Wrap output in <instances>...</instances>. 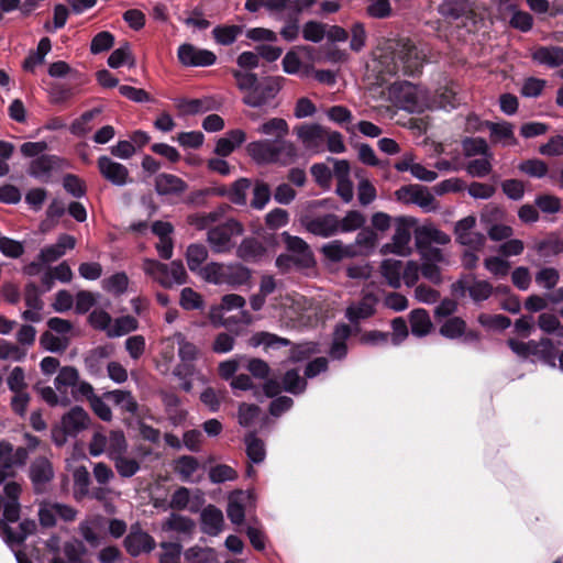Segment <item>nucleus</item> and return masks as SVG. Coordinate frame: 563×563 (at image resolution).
<instances>
[{
    "label": "nucleus",
    "mask_w": 563,
    "mask_h": 563,
    "mask_svg": "<svg viewBox=\"0 0 563 563\" xmlns=\"http://www.w3.org/2000/svg\"><path fill=\"white\" fill-rule=\"evenodd\" d=\"M256 131L273 139L253 141L246 145V152L255 163L289 166L297 162V147L286 140L289 126L285 119L272 118L262 123Z\"/></svg>",
    "instance_id": "obj_1"
},
{
    "label": "nucleus",
    "mask_w": 563,
    "mask_h": 563,
    "mask_svg": "<svg viewBox=\"0 0 563 563\" xmlns=\"http://www.w3.org/2000/svg\"><path fill=\"white\" fill-rule=\"evenodd\" d=\"M238 89L243 93L242 102L256 109H275L277 95L283 88L284 77L266 76L260 78L252 71L233 70Z\"/></svg>",
    "instance_id": "obj_2"
},
{
    "label": "nucleus",
    "mask_w": 563,
    "mask_h": 563,
    "mask_svg": "<svg viewBox=\"0 0 563 563\" xmlns=\"http://www.w3.org/2000/svg\"><path fill=\"white\" fill-rule=\"evenodd\" d=\"M4 497H0V505L3 509V518L0 520V536L4 543L10 548L22 544L29 536L35 532L36 523L34 520L24 519L16 529L9 523L19 521L21 506L19 497L21 486L15 482H8L3 488Z\"/></svg>",
    "instance_id": "obj_3"
},
{
    "label": "nucleus",
    "mask_w": 563,
    "mask_h": 563,
    "mask_svg": "<svg viewBox=\"0 0 563 563\" xmlns=\"http://www.w3.org/2000/svg\"><path fill=\"white\" fill-rule=\"evenodd\" d=\"M388 52L380 59L382 80L385 81V75H408L413 76L420 73L426 54L419 49L409 38H400L393 42Z\"/></svg>",
    "instance_id": "obj_4"
},
{
    "label": "nucleus",
    "mask_w": 563,
    "mask_h": 563,
    "mask_svg": "<svg viewBox=\"0 0 563 563\" xmlns=\"http://www.w3.org/2000/svg\"><path fill=\"white\" fill-rule=\"evenodd\" d=\"M379 273L385 283L394 289H399L402 284L412 287L419 280V262L387 257L380 262Z\"/></svg>",
    "instance_id": "obj_5"
},
{
    "label": "nucleus",
    "mask_w": 563,
    "mask_h": 563,
    "mask_svg": "<svg viewBox=\"0 0 563 563\" xmlns=\"http://www.w3.org/2000/svg\"><path fill=\"white\" fill-rule=\"evenodd\" d=\"M297 136L307 148L314 152H319L324 143L332 153H342L345 148L342 134L321 124L301 125L297 129Z\"/></svg>",
    "instance_id": "obj_6"
},
{
    "label": "nucleus",
    "mask_w": 563,
    "mask_h": 563,
    "mask_svg": "<svg viewBox=\"0 0 563 563\" xmlns=\"http://www.w3.org/2000/svg\"><path fill=\"white\" fill-rule=\"evenodd\" d=\"M142 268L164 288H173L188 283V274L180 260L172 261L169 264L156 260L146 258Z\"/></svg>",
    "instance_id": "obj_7"
},
{
    "label": "nucleus",
    "mask_w": 563,
    "mask_h": 563,
    "mask_svg": "<svg viewBox=\"0 0 563 563\" xmlns=\"http://www.w3.org/2000/svg\"><path fill=\"white\" fill-rule=\"evenodd\" d=\"M416 223L417 220L411 217L398 218L390 240L380 246L379 254L383 256L409 257L413 253L411 241L412 228Z\"/></svg>",
    "instance_id": "obj_8"
},
{
    "label": "nucleus",
    "mask_w": 563,
    "mask_h": 563,
    "mask_svg": "<svg viewBox=\"0 0 563 563\" xmlns=\"http://www.w3.org/2000/svg\"><path fill=\"white\" fill-rule=\"evenodd\" d=\"M390 96L398 107L409 112H423L426 109L432 108L429 92L408 81L394 84L390 88Z\"/></svg>",
    "instance_id": "obj_9"
},
{
    "label": "nucleus",
    "mask_w": 563,
    "mask_h": 563,
    "mask_svg": "<svg viewBox=\"0 0 563 563\" xmlns=\"http://www.w3.org/2000/svg\"><path fill=\"white\" fill-rule=\"evenodd\" d=\"M301 224L309 233L321 238H329L340 231L351 232L352 210L346 211L342 220L332 213L321 216L307 214L301 218Z\"/></svg>",
    "instance_id": "obj_10"
},
{
    "label": "nucleus",
    "mask_w": 563,
    "mask_h": 563,
    "mask_svg": "<svg viewBox=\"0 0 563 563\" xmlns=\"http://www.w3.org/2000/svg\"><path fill=\"white\" fill-rule=\"evenodd\" d=\"M243 225L235 219H228L222 223L211 227L207 231V243L216 254L230 253L234 247V238L242 235Z\"/></svg>",
    "instance_id": "obj_11"
},
{
    "label": "nucleus",
    "mask_w": 563,
    "mask_h": 563,
    "mask_svg": "<svg viewBox=\"0 0 563 563\" xmlns=\"http://www.w3.org/2000/svg\"><path fill=\"white\" fill-rule=\"evenodd\" d=\"M415 246L418 253H428L430 251H443L434 245H446L451 242L449 234L440 230L432 222H426L413 230Z\"/></svg>",
    "instance_id": "obj_12"
},
{
    "label": "nucleus",
    "mask_w": 563,
    "mask_h": 563,
    "mask_svg": "<svg viewBox=\"0 0 563 563\" xmlns=\"http://www.w3.org/2000/svg\"><path fill=\"white\" fill-rule=\"evenodd\" d=\"M287 252L295 258V268L297 271L310 269L316 266V260L308 243L299 236L291 235L288 232L282 233Z\"/></svg>",
    "instance_id": "obj_13"
},
{
    "label": "nucleus",
    "mask_w": 563,
    "mask_h": 563,
    "mask_svg": "<svg viewBox=\"0 0 563 563\" xmlns=\"http://www.w3.org/2000/svg\"><path fill=\"white\" fill-rule=\"evenodd\" d=\"M397 199L404 203H413L427 212L438 208L434 196L427 187L420 185H408L395 192Z\"/></svg>",
    "instance_id": "obj_14"
},
{
    "label": "nucleus",
    "mask_w": 563,
    "mask_h": 563,
    "mask_svg": "<svg viewBox=\"0 0 563 563\" xmlns=\"http://www.w3.org/2000/svg\"><path fill=\"white\" fill-rule=\"evenodd\" d=\"M421 263H419V276H423L432 284L439 285L442 282L440 264L450 263L449 255L444 251H430L419 253Z\"/></svg>",
    "instance_id": "obj_15"
},
{
    "label": "nucleus",
    "mask_w": 563,
    "mask_h": 563,
    "mask_svg": "<svg viewBox=\"0 0 563 563\" xmlns=\"http://www.w3.org/2000/svg\"><path fill=\"white\" fill-rule=\"evenodd\" d=\"M123 545L131 556L136 558L142 553H151L155 549L156 542L139 525H133L123 540Z\"/></svg>",
    "instance_id": "obj_16"
},
{
    "label": "nucleus",
    "mask_w": 563,
    "mask_h": 563,
    "mask_svg": "<svg viewBox=\"0 0 563 563\" xmlns=\"http://www.w3.org/2000/svg\"><path fill=\"white\" fill-rule=\"evenodd\" d=\"M97 166L101 176L115 187H123L133 181L129 169L107 155L98 158Z\"/></svg>",
    "instance_id": "obj_17"
},
{
    "label": "nucleus",
    "mask_w": 563,
    "mask_h": 563,
    "mask_svg": "<svg viewBox=\"0 0 563 563\" xmlns=\"http://www.w3.org/2000/svg\"><path fill=\"white\" fill-rule=\"evenodd\" d=\"M177 56L186 67H207L216 63L217 56L208 49L198 48L192 44L185 43L178 47Z\"/></svg>",
    "instance_id": "obj_18"
},
{
    "label": "nucleus",
    "mask_w": 563,
    "mask_h": 563,
    "mask_svg": "<svg viewBox=\"0 0 563 563\" xmlns=\"http://www.w3.org/2000/svg\"><path fill=\"white\" fill-rule=\"evenodd\" d=\"M476 218L473 216L457 221L454 228L456 242L472 250H479L485 243V236L474 230Z\"/></svg>",
    "instance_id": "obj_19"
},
{
    "label": "nucleus",
    "mask_w": 563,
    "mask_h": 563,
    "mask_svg": "<svg viewBox=\"0 0 563 563\" xmlns=\"http://www.w3.org/2000/svg\"><path fill=\"white\" fill-rule=\"evenodd\" d=\"M29 477L34 492L41 494L46 485L54 478V470L51 461L45 456L35 457L29 467Z\"/></svg>",
    "instance_id": "obj_20"
},
{
    "label": "nucleus",
    "mask_w": 563,
    "mask_h": 563,
    "mask_svg": "<svg viewBox=\"0 0 563 563\" xmlns=\"http://www.w3.org/2000/svg\"><path fill=\"white\" fill-rule=\"evenodd\" d=\"M255 503V494L252 490L233 492L229 498L227 515L233 525L240 526L245 519V508Z\"/></svg>",
    "instance_id": "obj_21"
},
{
    "label": "nucleus",
    "mask_w": 563,
    "mask_h": 563,
    "mask_svg": "<svg viewBox=\"0 0 563 563\" xmlns=\"http://www.w3.org/2000/svg\"><path fill=\"white\" fill-rule=\"evenodd\" d=\"M62 163L56 155L43 154L31 162L29 175L42 183H48L53 173L62 168Z\"/></svg>",
    "instance_id": "obj_22"
},
{
    "label": "nucleus",
    "mask_w": 563,
    "mask_h": 563,
    "mask_svg": "<svg viewBox=\"0 0 563 563\" xmlns=\"http://www.w3.org/2000/svg\"><path fill=\"white\" fill-rule=\"evenodd\" d=\"M89 423L88 413L79 406L73 407L62 418V430L66 435L76 437L79 432L85 430Z\"/></svg>",
    "instance_id": "obj_23"
},
{
    "label": "nucleus",
    "mask_w": 563,
    "mask_h": 563,
    "mask_svg": "<svg viewBox=\"0 0 563 563\" xmlns=\"http://www.w3.org/2000/svg\"><path fill=\"white\" fill-rule=\"evenodd\" d=\"M79 379V373L74 366H64L59 369L54 379V386L58 394H60V405L67 406L70 399L67 395L68 388H74Z\"/></svg>",
    "instance_id": "obj_24"
},
{
    "label": "nucleus",
    "mask_w": 563,
    "mask_h": 563,
    "mask_svg": "<svg viewBox=\"0 0 563 563\" xmlns=\"http://www.w3.org/2000/svg\"><path fill=\"white\" fill-rule=\"evenodd\" d=\"M76 245V239L73 235L63 233L58 236L55 244L45 246L40 252V261L44 264L55 262L62 257L67 250H73Z\"/></svg>",
    "instance_id": "obj_25"
},
{
    "label": "nucleus",
    "mask_w": 563,
    "mask_h": 563,
    "mask_svg": "<svg viewBox=\"0 0 563 563\" xmlns=\"http://www.w3.org/2000/svg\"><path fill=\"white\" fill-rule=\"evenodd\" d=\"M200 525L203 533L211 537L218 536L222 531L224 525L222 511L213 505H208L201 511Z\"/></svg>",
    "instance_id": "obj_26"
},
{
    "label": "nucleus",
    "mask_w": 563,
    "mask_h": 563,
    "mask_svg": "<svg viewBox=\"0 0 563 563\" xmlns=\"http://www.w3.org/2000/svg\"><path fill=\"white\" fill-rule=\"evenodd\" d=\"M220 106V102L213 97H203L199 99L181 98L177 101L178 109L189 115L219 110Z\"/></svg>",
    "instance_id": "obj_27"
},
{
    "label": "nucleus",
    "mask_w": 563,
    "mask_h": 563,
    "mask_svg": "<svg viewBox=\"0 0 563 563\" xmlns=\"http://www.w3.org/2000/svg\"><path fill=\"white\" fill-rule=\"evenodd\" d=\"M112 349L108 345L97 346L85 356L87 372L93 377L103 376L104 361L111 356Z\"/></svg>",
    "instance_id": "obj_28"
},
{
    "label": "nucleus",
    "mask_w": 563,
    "mask_h": 563,
    "mask_svg": "<svg viewBox=\"0 0 563 563\" xmlns=\"http://www.w3.org/2000/svg\"><path fill=\"white\" fill-rule=\"evenodd\" d=\"M102 520L103 518L100 516H91L81 520L78 525L79 534L91 548H98L102 543V537L97 532Z\"/></svg>",
    "instance_id": "obj_29"
},
{
    "label": "nucleus",
    "mask_w": 563,
    "mask_h": 563,
    "mask_svg": "<svg viewBox=\"0 0 563 563\" xmlns=\"http://www.w3.org/2000/svg\"><path fill=\"white\" fill-rule=\"evenodd\" d=\"M187 189V184L173 174L162 173L155 177V190L159 196L179 195Z\"/></svg>",
    "instance_id": "obj_30"
},
{
    "label": "nucleus",
    "mask_w": 563,
    "mask_h": 563,
    "mask_svg": "<svg viewBox=\"0 0 563 563\" xmlns=\"http://www.w3.org/2000/svg\"><path fill=\"white\" fill-rule=\"evenodd\" d=\"M246 140V134L241 129H233L220 137L214 147V153L221 157L229 156L235 148L242 145Z\"/></svg>",
    "instance_id": "obj_31"
},
{
    "label": "nucleus",
    "mask_w": 563,
    "mask_h": 563,
    "mask_svg": "<svg viewBox=\"0 0 563 563\" xmlns=\"http://www.w3.org/2000/svg\"><path fill=\"white\" fill-rule=\"evenodd\" d=\"M530 355L538 356L544 363L554 367L556 365V352L553 342L548 338H542L539 341H529L527 347V357Z\"/></svg>",
    "instance_id": "obj_32"
},
{
    "label": "nucleus",
    "mask_w": 563,
    "mask_h": 563,
    "mask_svg": "<svg viewBox=\"0 0 563 563\" xmlns=\"http://www.w3.org/2000/svg\"><path fill=\"white\" fill-rule=\"evenodd\" d=\"M352 329L347 324H338L333 332L329 356L332 360H342L347 354L346 340L351 336Z\"/></svg>",
    "instance_id": "obj_33"
},
{
    "label": "nucleus",
    "mask_w": 563,
    "mask_h": 563,
    "mask_svg": "<svg viewBox=\"0 0 563 563\" xmlns=\"http://www.w3.org/2000/svg\"><path fill=\"white\" fill-rule=\"evenodd\" d=\"M63 553L65 558L56 554L49 563H85L82 558L87 549L80 540L67 541L63 545Z\"/></svg>",
    "instance_id": "obj_34"
},
{
    "label": "nucleus",
    "mask_w": 563,
    "mask_h": 563,
    "mask_svg": "<svg viewBox=\"0 0 563 563\" xmlns=\"http://www.w3.org/2000/svg\"><path fill=\"white\" fill-rule=\"evenodd\" d=\"M103 398L110 400L122 411L135 415L139 410V404L130 390L114 389L103 393Z\"/></svg>",
    "instance_id": "obj_35"
},
{
    "label": "nucleus",
    "mask_w": 563,
    "mask_h": 563,
    "mask_svg": "<svg viewBox=\"0 0 563 563\" xmlns=\"http://www.w3.org/2000/svg\"><path fill=\"white\" fill-rule=\"evenodd\" d=\"M534 62L549 67L563 65V47L561 46H541L532 53Z\"/></svg>",
    "instance_id": "obj_36"
},
{
    "label": "nucleus",
    "mask_w": 563,
    "mask_h": 563,
    "mask_svg": "<svg viewBox=\"0 0 563 563\" xmlns=\"http://www.w3.org/2000/svg\"><path fill=\"white\" fill-rule=\"evenodd\" d=\"M245 451L249 460L253 464H261L266 459V448L255 432L251 431L244 437Z\"/></svg>",
    "instance_id": "obj_37"
},
{
    "label": "nucleus",
    "mask_w": 563,
    "mask_h": 563,
    "mask_svg": "<svg viewBox=\"0 0 563 563\" xmlns=\"http://www.w3.org/2000/svg\"><path fill=\"white\" fill-rule=\"evenodd\" d=\"M250 345L253 347L264 346L265 350H278L283 346H290V340L286 338L278 336L277 334L271 332H256L250 339Z\"/></svg>",
    "instance_id": "obj_38"
},
{
    "label": "nucleus",
    "mask_w": 563,
    "mask_h": 563,
    "mask_svg": "<svg viewBox=\"0 0 563 563\" xmlns=\"http://www.w3.org/2000/svg\"><path fill=\"white\" fill-rule=\"evenodd\" d=\"M264 254L262 243L253 236L245 238L236 249V255L244 262H256Z\"/></svg>",
    "instance_id": "obj_39"
},
{
    "label": "nucleus",
    "mask_w": 563,
    "mask_h": 563,
    "mask_svg": "<svg viewBox=\"0 0 563 563\" xmlns=\"http://www.w3.org/2000/svg\"><path fill=\"white\" fill-rule=\"evenodd\" d=\"M199 468L198 460L192 455H181L175 461V472L181 482L195 483L192 479L194 474Z\"/></svg>",
    "instance_id": "obj_40"
},
{
    "label": "nucleus",
    "mask_w": 563,
    "mask_h": 563,
    "mask_svg": "<svg viewBox=\"0 0 563 563\" xmlns=\"http://www.w3.org/2000/svg\"><path fill=\"white\" fill-rule=\"evenodd\" d=\"M185 257L190 272L199 273L208 258V250L201 243H191L187 246Z\"/></svg>",
    "instance_id": "obj_41"
},
{
    "label": "nucleus",
    "mask_w": 563,
    "mask_h": 563,
    "mask_svg": "<svg viewBox=\"0 0 563 563\" xmlns=\"http://www.w3.org/2000/svg\"><path fill=\"white\" fill-rule=\"evenodd\" d=\"M433 324L429 313L424 309H415L410 312L411 333L422 338L430 333Z\"/></svg>",
    "instance_id": "obj_42"
},
{
    "label": "nucleus",
    "mask_w": 563,
    "mask_h": 563,
    "mask_svg": "<svg viewBox=\"0 0 563 563\" xmlns=\"http://www.w3.org/2000/svg\"><path fill=\"white\" fill-rule=\"evenodd\" d=\"M102 289L114 296H122L129 288L130 279L124 272H118L102 279Z\"/></svg>",
    "instance_id": "obj_43"
},
{
    "label": "nucleus",
    "mask_w": 563,
    "mask_h": 563,
    "mask_svg": "<svg viewBox=\"0 0 563 563\" xmlns=\"http://www.w3.org/2000/svg\"><path fill=\"white\" fill-rule=\"evenodd\" d=\"M283 389L294 396L302 395L307 389V378L299 375L298 369H288L282 378Z\"/></svg>",
    "instance_id": "obj_44"
},
{
    "label": "nucleus",
    "mask_w": 563,
    "mask_h": 563,
    "mask_svg": "<svg viewBox=\"0 0 563 563\" xmlns=\"http://www.w3.org/2000/svg\"><path fill=\"white\" fill-rule=\"evenodd\" d=\"M251 278V271L242 264L227 265L224 285L239 287L246 285Z\"/></svg>",
    "instance_id": "obj_45"
},
{
    "label": "nucleus",
    "mask_w": 563,
    "mask_h": 563,
    "mask_svg": "<svg viewBox=\"0 0 563 563\" xmlns=\"http://www.w3.org/2000/svg\"><path fill=\"white\" fill-rule=\"evenodd\" d=\"M51 48V40L48 37H42L37 44L36 51L24 59L23 69L33 71L37 65L44 63L45 56L49 53Z\"/></svg>",
    "instance_id": "obj_46"
},
{
    "label": "nucleus",
    "mask_w": 563,
    "mask_h": 563,
    "mask_svg": "<svg viewBox=\"0 0 563 563\" xmlns=\"http://www.w3.org/2000/svg\"><path fill=\"white\" fill-rule=\"evenodd\" d=\"M175 340L178 347L177 354L180 361L183 363L194 364V362L199 357V349L192 342H189L180 332L175 334Z\"/></svg>",
    "instance_id": "obj_47"
},
{
    "label": "nucleus",
    "mask_w": 563,
    "mask_h": 563,
    "mask_svg": "<svg viewBox=\"0 0 563 563\" xmlns=\"http://www.w3.org/2000/svg\"><path fill=\"white\" fill-rule=\"evenodd\" d=\"M459 98L453 87H441L433 98H431L432 108L453 109L459 104Z\"/></svg>",
    "instance_id": "obj_48"
},
{
    "label": "nucleus",
    "mask_w": 563,
    "mask_h": 563,
    "mask_svg": "<svg viewBox=\"0 0 563 563\" xmlns=\"http://www.w3.org/2000/svg\"><path fill=\"white\" fill-rule=\"evenodd\" d=\"M194 528L195 521L191 518L175 512H172L163 523L164 530L176 531L184 534H190Z\"/></svg>",
    "instance_id": "obj_49"
},
{
    "label": "nucleus",
    "mask_w": 563,
    "mask_h": 563,
    "mask_svg": "<svg viewBox=\"0 0 563 563\" xmlns=\"http://www.w3.org/2000/svg\"><path fill=\"white\" fill-rule=\"evenodd\" d=\"M225 271L227 265L217 262H211L203 266L198 274L207 283L222 286L224 285L225 280Z\"/></svg>",
    "instance_id": "obj_50"
},
{
    "label": "nucleus",
    "mask_w": 563,
    "mask_h": 563,
    "mask_svg": "<svg viewBox=\"0 0 563 563\" xmlns=\"http://www.w3.org/2000/svg\"><path fill=\"white\" fill-rule=\"evenodd\" d=\"M139 328L137 320L132 316H122L111 323V328L108 329L109 338H120L130 332L135 331Z\"/></svg>",
    "instance_id": "obj_51"
},
{
    "label": "nucleus",
    "mask_w": 563,
    "mask_h": 563,
    "mask_svg": "<svg viewBox=\"0 0 563 563\" xmlns=\"http://www.w3.org/2000/svg\"><path fill=\"white\" fill-rule=\"evenodd\" d=\"M101 113L100 108H93L84 112L79 118L75 119L70 126L69 132L78 137L85 136L88 132H90L91 128L88 125L98 114Z\"/></svg>",
    "instance_id": "obj_52"
},
{
    "label": "nucleus",
    "mask_w": 563,
    "mask_h": 563,
    "mask_svg": "<svg viewBox=\"0 0 563 563\" xmlns=\"http://www.w3.org/2000/svg\"><path fill=\"white\" fill-rule=\"evenodd\" d=\"M242 31L241 25H218L212 30V35L218 44L229 46L235 42Z\"/></svg>",
    "instance_id": "obj_53"
},
{
    "label": "nucleus",
    "mask_w": 563,
    "mask_h": 563,
    "mask_svg": "<svg viewBox=\"0 0 563 563\" xmlns=\"http://www.w3.org/2000/svg\"><path fill=\"white\" fill-rule=\"evenodd\" d=\"M322 352L318 342H302L291 345L289 360L294 363L302 362L311 355L320 354Z\"/></svg>",
    "instance_id": "obj_54"
},
{
    "label": "nucleus",
    "mask_w": 563,
    "mask_h": 563,
    "mask_svg": "<svg viewBox=\"0 0 563 563\" xmlns=\"http://www.w3.org/2000/svg\"><path fill=\"white\" fill-rule=\"evenodd\" d=\"M322 253L329 261L336 263L352 256V245H344L341 241L333 240L322 246Z\"/></svg>",
    "instance_id": "obj_55"
},
{
    "label": "nucleus",
    "mask_w": 563,
    "mask_h": 563,
    "mask_svg": "<svg viewBox=\"0 0 563 563\" xmlns=\"http://www.w3.org/2000/svg\"><path fill=\"white\" fill-rule=\"evenodd\" d=\"M461 287L468 292L475 301L486 300L493 291L492 285L486 280H473L471 284L461 283Z\"/></svg>",
    "instance_id": "obj_56"
},
{
    "label": "nucleus",
    "mask_w": 563,
    "mask_h": 563,
    "mask_svg": "<svg viewBox=\"0 0 563 563\" xmlns=\"http://www.w3.org/2000/svg\"><path fill=\"white\" fill-rule=\"evenodd\" d=\"M283 70L288 75H299L301 78L309 76L310 69H301V59L297 53L289 51L285 54L282 60Z\"/></svg>",
    "instance_id": "obj_57"
},
{
    "label": "nucleus",
    "mask_w": 563,
    "mask_h": 563,
    "mask_svg": "<svg viewBox=\"0 0 563 563\" xmlns=\"http://www.w3.org/2000/svg\"><path fill=\"white\" fill-rule=\"evenodd\" d=\"M125 63H128L131 67H133L135 64L131 53L130 44L128 42L115 48L108 57V65L111 68H119Z\"/></svg>",
    "instance_id": "obj_58"
},
{
    "label": "nucleus",
    "mask_w": 563,
    "mask_h": 563,
    "mask_svg": "<svg viewBox=\"0 0 563 563\" xmlns=\"http://www.w3.org/2000/svg\"><path fill=\"white\" fill-rule=\"evenodd\" d=\"M40 344L51 353H63L68 347L69 341L54 335L51 331H45L40 338Z\"/></svg>",
    "instance_id": "obj_59"
},
{
    "label": "nucleus",
    "mask_w": 563,
    "mask_h": 563,
    "mask_svg": "<svg viewBox=\"0 0 563 563\" xmlns=\"http://www.w3.org/2000/svg\"><path fill=\"white\" fill-rule=\"evenodd\" d=\"M251 180L247 178H240L235 180L228 192L230 201L238 206H245L247 191L251 188Z\"/></svg>",
    "instance_id": "obj_60"
},
{
    "label": "nucleus",
    "mask_w": 563,
    "mask_h": 563,
    "mask_svg": "<svg viewBox=\"0 0 563 563\" xmlns=\"http://www.w3.org/2000/svg\"><path fill=\"white\" fill-rule=\"evenodd\" d=\"M518 169L533 178H543L549 172L547 163L538 158L522 161Z\"/></svg>",
    "instance_id": "obj_61"
},
{
    "label": "nucleus",
    "mask_w": 563,
    "mask_h": 563,
    "mask_svg": "<svg viewBox=\"0 0 563 563\" xmlns=\"http://www.w3.org/2000/svg\"><path fill=\"white\" fill-rule=\"evenodd\" d=\"M114 467L121 477L130 478L140 471V464L135 459H130L124 455H118L111 460Z\"/></svg>",
    "instance_id": "obj_62"
},
{
    "label": "nucleus",
    "mask_w": 563,
    "mask_h": 563,
    "mask_svg": "<svg viewBox=\"0 0 563 563\" xmlns=\"http://www.w3.org/2000/svg\"><path fill=\"white\" fill-rule=\"evenodd\" d=\"M466 330V323L459 317L449 318L441 327L440 334L448 339L461 338Z\"/></svg>",
    "instance_id": "obj_63"
},
{
    "label": "nucleus",
    "mask_w": 563,
    "mask_h": 563,
    "mask_svg": "<svg viewBox=\"0 0 563 563\" xmlns=\"http://www.w3.org/2000/svg\"><path fill=\"white\" fill-rule=\"evenodd\" d=\"M378 241L377 233L371 228H362L356 235L355 245L360 249L362 253L372 252Z\"/></svg>",
    "instance_id": "obj_64"
}]
</instances>
